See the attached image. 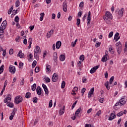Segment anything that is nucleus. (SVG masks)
Returning a JSON list of instances; mask_svg holds the SVG:
<instances>
[{
  "mask_svg": "<svg viewBox=\"0 0 127 127\" xmlns=\"http://www.w3.org/2000/svg\"><path fill=\"white\" fill-rule=\"evenodd\" d=\"M7 83H8L7 80H5V81H4V84H3V87H6V86L7 84Z\"/></svg>",
  "mask_w": 127,
  "mask_h": 127,
  "instance_id": "nucleus-61",
  "label": "nucleus"
},
{
  "mask_svg": "<svg viewBox=\"0 0 127 127\" xmlns=\"http://www.w3.org/2000/svg\"><path fill=\"white\" fill-rule=\"evenodd\" d=\"M7 24V23L6 20H4L2 22L0 27V35L3 33L4 30L6 28Z\"/></svg>",
  "mask_w": 127,
  "mask_h": 127,
  "instance_id": "nucleus-3",
  "label": "nucleus"
},
{
  "mask_svg": "<svg viewBox=\"0 0 127 127\" xmlns=\"http://www.w3.org/2000/svg\"><path fill=\"white\" fill-rule=\"evenodd\" d=\"M58 79V75H57V73H54L52 77V81L56 82L57 81Z\"/></svg>",
  "mask_w": 127,
  "mask_h": 127,
  "instance_id": "nucleus-8",
  "label": "nucleus"
},
{
  "mask_svg": "<svg viewBox=\"0 0 127 127\" xmlns=\"http://www.w3.org/2000/svg\"><path fill=\"white\" fill-rule=\"evenodd\" d=\"M22 100L23 99L21 97L17 96L15 97L14 103H15L16 104H19V103L22 101Z\"/></svg>",
  "mask_w": 127,
  "mask_h": 127,
  "instance_id": "nucleus-6",
  "label": "nucleus"
},
{
  "mask_svg": "<svg viewBox=\"0 0 127 127\" xmlns=\"http://www.w3.org/2000/svg\"><path fill=\"white\" fill-rule=\"evenodd\" d=\"M59 59L61 61L63 62L65 59V56L64 55H61L59 57Z\"/></svg>",
  "mask_w": 127,
  "mask_h": 127,
  "instance_id": "nucleus-26",
  "label": "nucleus"
},
{
  "mask_svg": "<svg viewBox=\"0 0 127 127\" xmlns=\"http://www.w3.org/2000/svg\"><path fill=\"white\" fill-rule=\"evenodd\" d=\"M109 51L111 53V54H114V51H113V48L112 46H110Z\"/></svg>",
  "mask_w": 127,
  "mask_h": 127,
  "instance_id": "nucleus-31",
  "label": "nucleus"
},
{
  "mask_svg": "<svg viewBox=\"0 0 127 127\" xmlns=\"http://www.w3.org/2000/svg\"><path fill=\"white\" fill-rule=\"evenodd\" d=\"M9 71L10 72H11V74L15 73V72L16 71L15 67L14 66L12 65H9Z\"/></svg>",
  "mask_w": 127,
  "mask_h": 127,
  "instance_id": "nucleus-5",
  "label": "nucleus"
},
{
  "mask_svg": "<svg viewBox=\"0 0 127 127\" xmlns=\"http://www.w3.org/2000/svg\"><path fill=\"white\" fill-rule=\"evenodd\" d=\"M82 15V13L79 11L77 14L78 17H81Z\"/></svg>",
  "mask_w": 127,
  "mask_h": 127,
  "instance_id": "nucleus-59",
  "label": "nucleus"
},
{
  "mask_svg": "<svg viewBox=\"0 0 127 127\" xmlns=\"http://www.w3.org/2000/svg\"><path fill=\"white\" fill-rule=\"evenodd\" d=\"M31 93H30V92L26 93L25 98L28 99L29 98H31Z\"/></svg>",
  "mask_w": 127,
  "mask_h": 127,
  "instance_id": "nucleus-30",
  "label": "nucleus"
},
{
  "mask_svg": "<svg viewBox=\"0 0 127 127\" xmlns=\"http://www.w3.org/2000/svg\"><path fill=\"white\" fill-rule=\"evenodd\" d=\"M101 42H97L95 44V47H96V48L99 47L101 46Z\"/></svg>",
  "mask_w": 127,
  "mask_h": 127,
  "instance_id": "nucleus-41",
  "label": "nucleus"
},
{
  "mask_svg": "<svg viewBox=\"0 0 127 127\" xmlns=\"http://www.w3.org/2000/svg\"><path fill=\"white\" fill-rule=\"evenodd\" d=\"M122 46V45L121 42H120V41L118 42L116 44V46L117 47H120V46Z\"/></svg>",
  "mask_w": 127,
  "mask_h": 127,
  "instance_id": "nucleus-49",
  "label": "nucleus"
},
{
  "mask_svg": "<svg viewBox=\"0 0 127 127\" xmlns=\"http://www.w3.org/2000/svg\"><path fill=\"white\" fill-rule=\"evenodd\" d=\"M103 18L107 24H109L110 23V19H113V15L110 12L106 11L105 15Z\"/></svg>",
  "mask_w": 127,
  "mask_h": 127,
  "instance_id": "nucleus-1",
  "label": "nucleus"
},
{
  "mask_svg": "<svg viewBox=\"0 0 127 127\" xmlns=\"http://www.w3.org/2000/svg\"><path fill=\"white\" fill-rule=\"evenodd\" d=\"M65 86V81H62V84H61V88H64Z\"/></svg>",
  "mask_w": 127,
  "mask_h": 127,
  "instance_id": "nucleus-37",
  "label": "nucleus"
},
{
  "mask_svg": "<svg viewBox=\"0 0 127 127\" xmlns=\"http://www.w3.org/2000/svg\"><path fill=\"white\" fill-rule=\"evenodd\" d=\"M126 51H127V42H126L125 44V49L124 50L125 53H126Z\"/></svg>",
  "mask_w": 127,
  "mask_h": 127,
  "instance_id": "nucleus-64",
  "label": "nucleus"
},
{
  "mask_svg": "<svg viewBox=\"0 0 127 127\" xmlns=\"http://www.w3.org/2000/svg\"><path fill=\"white\" fill-rule=\"evenodd\" d=\"M20 18L18 16H16L14 18V21L16 23L19 22Z\"/></svg>",
  "mask_w": 127,
  "mask_h": 127,
  "instance_id": "nucleus-34",
  "label": "nucleus"
},
{
  "mask_svg": "<svg viewBox=\"0 0 127 127\" xmlns=\"http://www.w3.org/2000/svg\"><path fill=\"white\" fill-rule=\"evenodd\" d=\"M91 11H89L88 13V15L87 17V24H89L91 22Z\"/></svg>",
  "mask_w": 127,
  "mask_h": 127,
  "instance_id": "nucleus-9",
  "label": "nucleus"
},
{
  "mask_svg": "<svg viewBox=\"0 0 127 127\" xmlns=\"http://www.w3.org/2000/svg\"><path fill=\"white\" fill-rule=\"evenodd\" d=\"M121 105L122 106L127 103V99L126 98H122L119 101Z\"/></svg>",
  "mask_w": 127,
  "mask_h": 127,
  "instance_id": "nucleus-12",
  "label": "nucleus"
},
{
  "mask_svg": "<svg viewBox=\"0 0 127 127\" xmlns=\"http://www.w3.org/2000/svg\"><path fill=\"white\" fill-rule=\"evenodd\" d=\"M84 6V2L83 1L81 2L79 5L80 7H83Z\"/></svg>",
  "mask_w": 127,
  "mask_h": 127,
  "instance_id": "nucleus-60",
  "label": "nucleus"
},
{
  "mask_svg": "<svg viewBox=\"0 0 127 127\" xmlns=\"http://www.w3.org/2000/svg\"><path fill=\"white\" fill-rule=\"evenodd\" d=\"M13 50L12 49H10V50H9V54H10V55H12V54H13Z\"/></svg>",
  "mask_w": 127,
  "mask_h": 127,
  "instance_id": "nucleus-58",
  "label": "nucleus"
},
{
  "mask_svg": "<svg viewBox=\"0 0 127 127\" xmlns=\"http://www.w3.org/2000/svg\"><path fill=\"white\" fill-rule=\"evenodd\" d=\"M124 11H125V9L124 8H121L119 10H117V11H116V14L119 17L121 18L124 15Z\"/></svg>",
  "mask_w": 127,
  "mask_h": 127,
  "instance_id": "nucleus-4",
  "label": "nucleus"
},
{
  "mask_svg": "<svg viewBox=\"0 0 127 127\" xmlns=\"http://www.w3.org/2000/svg\"><path fill=\"white\" fill-rule=\"evenodd\" d=\"M53 106V100H51L50 101H49V107L50 108H51Z\"/></svg>",
  "mask_w": 127,
  "mask_h": 127,
  "instance_id": "nucleus-43",
  "label": "nucleus"
},
{
  "mask_svg": "<svg viewBox=\"0 0 127 127\" xmlns=\"http://www.w3.org/2000/svg\"><path fill=\"white\" fill-rule=\"evenodd\" d=\"M41 52V51L40 47L38 46H36V47L34 49V53H40Z\"/></svg>",
  "mask_w": 127,
  "mask_h": 127,
  "instance_id": "nucleus-18",
  "label": "nucleus"
},
{
  "mask_svg": "<svg viewBox=\"0 0 127 127\" xmlns=\"http://www.w3.org/2000/svg\"><path fill=\"white\" fill-rule=\"evenodd\" d=\"M77 101H76L72 105L71 109H73V108L75 107V106L77 104Z\"/></svg>",
  "mask_w": 127,
  "mask_h": 127,
  "instance_id": "nucleus-53",
  "label": "nucleus"
},
{
  "mask_svg": "<svg viewBox=\"0 0 127 127\" xmlns=\"http://www.w3.org/2000/svg\"><path fill=\"white\" fill-rule=\"evenodd\" d=\"M44 79L46 83H50L51 82V79L49 77H46Z\"/></svg>",
  "mask_w": 127,
  "mask_h": 127,
  "instance_id": "nucleus-36",
  "label": "nucleus"
},
{
  "mask_svg": "<svg viewBox=\"0 0 127 127\" xmlns=\"http://www.w3.org/2000/svg\"><path fill=\"white\" fill-rule=\"evenodd\" d=\"M17 10H13L12 11V15H15L16 14H17Z\"/></svg>",
  "mask_w": 127,
  "mask_h": 127,
  "instance_id": "nucleus-54",
  "label": "nucleus"
},
{
  "mask_svg": "<svg viewBox=\"0 0 127 127\" xmlns=\"http://www.w3.org/2000/svg\"><path fill=\"white\" fill-rule=\"evenodd\" d=\"M11 100V95L8 94L7 97L4 99L3 102L6 103H7V102H10Z\"/></svg>",
  "mask_w": 127,
  "mask_h": 127,
  "instance_id": "nucleus-10",
  "label": "nucleus"
},
{
  "mask_svg": "<svg viewBox=\"0 0 127 127\" xmlns=\"http://www.w3.org/2000/svg\"><path fill=\"white\" fill-rule=\"evenodd\" d=\"M108 58H109L108 55H105L102 57L101 61L103 63L106 62L108 61Z\"/></svg>",
  "mask_w": 127,
  "mask_h": 127,
  "instance_id": "nucleus-16",
  "label": "nucleus"
},
{
  "mask_svg": "<svg viewBox=\"0 0 127 127\" xmlns=\"http://www.w3.org/2000/svg\"><path fill=\"white\" fill-rule=\"evenodd\" d=\"M54 33V30H51L50 32L47 33V38H49L51 37V36L53 35Z\"/></svg>",
  "mask_w": 127,
  "mask_h": 127,
  "instance_id": "nucleus-23",
  "label": "nucleus"
},
{
  "mask_svg": "<svg viewBox=\"0 0 127 127\" xmlns=\"http://www.w3.org/2000/svg\"><path fill=\"white\" fill-rule=\"evenodd\" d=\"M39 53H35V52H34V58H35L37 60H38L39 59Z\"/></svg>",
  "mask_w": 127,
  "mask_h": 127,
  "instance_id": "nucleus-29",
  "label": "nucleus"
},
{
  "mask_svg": "<svg viewBox=\"0 0 127 127\" xmlns=\"http://www.w3.org/2000/svg\"><path fill=\"white\" fill-rule=\"evenodd\" d=\"M87 80L86 78H82V82L86 83V82H87Z\"/></svg>",
  "mask_w": 127,
  "mask_h": 127,
  "instance_id": "nucleus-63",
  "label": "nucleus"
},
{
  "mask_svg": "<svg viewBox=\"0 0 127 127\" xmlns=\"http://www.w3.org/2000/svg\"><path fill=\"white\" fill-rule=\"evenodd\" d=\"M122 46L117 47V51L118 55H120L122 51Z\"/></svg>",
  "mask_w": 127,
  "mask_h": 127,
  "instance_id": "nucleus-22",
  "label": "nucleus"
},
{
  "mask_svg": "<svg viewBox=\"0 0 127 127\" xmlns=\"http://www.w3.org/2000/svg\"><path fill=\"white\" fill-rule=\"evenodd\" d=\"M37 62L36 61H33L32 64V67H35L36 65Z\"/></svg>",
  "mask_w": 127,
  "mask_h": 127,
  "instance_id": "nucleus-47",
  "label": "nucleus"
},
{
  "mask_svg": "<svg viewBox=\"0 0 127 127\" xmlns=\"http://www.w3.org/2000/svg\"><path fill=\"white\" fill-rule=\"evenodd\" d=\"M32 101L33 103H36L38 101V99L36 97H33V99H32Z\"/></svg>",
  "mask_w": 127,
  "mask_h": 127,
  "instance_id": "nucleus-39",
  "label": "nucleus"
},
{
  "mask_svg": "<svg viewBox=\"0 0 127 127\" xmlns=\"http://www.w3.org/2000/svg\"><path fill=\"white\" fill-rule=\"evenodd\" d=\"M13 9V6H12L10 8H9V10L7 12L8 14H10L11 13L12 10Z\"/></svg>",
  "mask_w": 127,
  "mask_h": 127,
  "instance_id": "nucleus-38",
  "label": "nucleus"
},
{
  "mask_svg": "<svg viewBox=\"0 0 127 127\" xmlns=\"http://www.w3.org/2000/svg\"><path fill=\"white\" fill-rule=\"evenodd\" d=\"M17 56L19 57L20 58H24V54L22 53V51L21 50H20Z\"/></svg>",
  "mask_w": 127,
  "mask_h": 127,
  "instance_id": "nucleus-20",
  "label": "nucleus"
},
{
  "mask_svg": "<svg viewBox=\"0 0 127 127\" xmlns=\"http://www.w3.org/2000/svg\"><path fill=\"white\" fill-rule=\"evenodd\" d=\"M39 71H40V67H35V72L36 73H38Z\"/></svg>",
  "mask_w": 127,
  "mask_h": 127,
  "instance_id": "nucleus-46",
  "label": "nucleus"
},
{
  "mask_svg": "<svg viewBox=\"0 0 127 127\" xmlns=\"http://www.w3.org/2000/svg\"><path fill=\"white\" fill-rule=\"evenodd\" d=\"M119 33H116V34H115V36H114V39L116 40L118 38V37H119Z\"/></svg>",
  "mask_w": 127,
  "mask_h": 127,
  "instance_id": "nucleus-48",
  "label": "nucleus"
},
{
  "mask_svg": "<svg viewBox=\"0 0 127 127\" xmlns=\"http://www.w3.org/2000/svg\"><path fill=\"white\" fill-rule=\"evenodd\" d=\"M94 91V88L92 87L89 91L88 94V97L89 98H90L92 97V95H93Z\"/></svg>",
  "mask_w": 127,
  "mask_h": 127,
  "instance_id": "nucleus-11",
  "label": "nucleus"
},
{
  "mask_svg": "<svg viewBox=\"0 0 127 127\" xmlns=\"http://www.w3.org/2000/svg\"><path fill=\"white\" fill-rule=\"evenodd\" d=\"M4 67V66L3 65H2L0 67V74H1L3 72Z\"/></svg>",
  "mask_w": 127,
  "mask_h": 127,
  "instance_id": "nucleus-32",
  "label": "nucleus"
},
{
  "mask_svg": "<svg viewBox=\"0 0 127 127\" xmlns=\"http://www.w3.org/2000/svg\"><path fill=\"white\" fill-rule=\"evenodd\" d=\"M6 105L8 106L10 108H13L14 106V104L13 103H10V102H7L6 103Z\"/></svg>",
  "mask_w": 127,
  "mask_h": 127,
  "instance_id": "nucleus-27",
  "label": "nucleus"
},
{
  "mask_svg": "<svg viewBox=\"0 0 127 127\" xmlns=\"http://www.w3.org/2000/svg\"><path fill=\"white\" fill-rule=\"evenodd\" d=\"M84 58L85 57L83 55H82L79 57V60L82 62H83V61L84 60Z\"/></svg>",
  "mask_w": 127,
  "mask_h": 127,
  "instance_id": "nucleus-35",
  "label": "nucleus"
},
{
  "mask_svg": "<svg viewBox=\"0 0 127 127\" xmlns=\"http://www.w3.org/2000/svg\"><path fill=\"white\" fill-rule=\"evenodd\" d=\"M82 109L81 107H79L75 112V115L78 117V118H80V115H79L80 112L82 111Z\"/></svg>",
  "mask_w": 127,
  "mask_h": 127,
  "instance_id": "nucleus-13",
  "label": "nucleus"
},
{
  "mask_svg": "<svg viewBox=\"0 0 127 127\" xmlns=\"http://www.w3.org/2000/svg\"><path fill=\"white\" fill-rule=\"evenodd\" d=\"M62 45V42L61 41H57L56 44V49H59Z\"/></svg>",
  "mask_w": 127,
  "mask_h": 127,
  "instance_id": "nucleus-24",
  "label": "nucleus"
},
{
  "mask_svg": "<svg viewBox=\"0 0 127 127\" xmlns=\"http://www.w3.org/2000/svg\"><path fill=\"white\" fill-rule=\"evenodd\" d=\"M76 21H77V22H76V25H77V26H79V25H80V22H81V20H80V19H79V18H77V19H76Z\"/></svg>",
  "mask_w": 127,
  "mask_h": 127,
  "instance_id": "nucleus-44",
  "label": "nucleus"
},
{
  "mask_svg": "<svg viewBox=\"0 0 127 127\" xmlns=\"http://www.w3.org/2000/svg\"><path fill=\"white\" fill-rule=\"evenodd\" d=\"M28 42L29 43V44L32 45L33 43L32 39V38H29L28 40Z\"/></svg>",
  "mask_w": 127,
  "mask_h": 127,
  "instance_id": "nucleus-62",
  "label": "nucleus"
},
{
  "mask_svg": "<svg viewBox=\"0 0 127 127\" xmlns=\"http://www.w3.org/2000/svg\"><path fill=\"white\" fill-rule=\"evenodd\" d=\"M116 115L114 113H111L110 114V116L108 119V121H113V120H114V119H116Z\"/></svg>",
  "mask_w": 127,
  "mask_h": 127,
  "instance_id": "nucleus-14",
  "label": "nucleus"
},
{
  "mask_svg": "<svg viewBox=\"0 0 127 127\" xmlns=\"http://www.w3.org/2000/svg\"><path fill=\"white\" fill-rule=\"evenodd\" d=\"M77 117V115H76L75 114H74V115H73V116H72V117H71V120H72V121H74V120H75V119H76V118Z\"/></svg>",
  "mask_w": 127,
  "mask_h": 127,
  "instance_id": "nucleus-56",
  "label": "nucleus"
},
{
  "mask_svg": "<svg viewBox=\"0 0 127 127\" xmlns=\"http://www.w3.org/2000/svg\"><path fill=\"white\" fill-rule=\"evenodd\" d=\"M67 5L66 2H64L63 3V11L64 12H66L67 11Z\"/></svg>",
  "mask_w": 127,
  "mask_h": 127,
  "instance_id": "nucleus-25",
  "label": "nucleus"
},
{
  "mask_svg": "<svg viewBox=\"0 0 127 127\" xmlns=\"http://www.w3.org/2000/svg\"><path fill=\"white\" fill-rule=\"evenodd\" d=\"M113 35H114L113 32H111L109 33V34L108 35V37L109 38H110L113 37Z\"/></svg>",
  "mask_w": 127,
  "mask_h": 127,
  "instance_id": "nucleus-50",
  "label": "nucleus"
},
{
  "mask_svg": "<svg viewBox=\"0 0 127 127\" xmlns=\"http://www.w3.org/2000/svg\"><path fill=\"white\" fill-rule=\"evenodd\" d=\"M44 90L45 91V94L46 95H48V94H49V90H48V88H46V89H44Z\"/></svg>",
  "mask_w": 127,
  "mask_h": 127,
  "instance_id": "nucleus-51",
  "label": "nucleus"
},
{
  "mask_svg": "<svg viewBox=\"0 0 127 127\" xmlns=\"http://www.w3.org/2000/svg\"><path fill=\"white\" fill-rule=\"evenodd\" d=\"M36 91L38 95H40L42 94V91H41V88L40 86H38L37 87Z\"/></svg>",
  "mask_w": 127,
  "mask_h": 127,
  "instance_id": "nucleus-17",
  "label": "nucleus"
},
{
  "mask_svg": "<svg viewBox=\"0 0 127 127\" xmlns=\"http://www.w3.org/2000/svg\"><path fill=\"white\" fill-rule=\"evenodd\" d=\"M102 114L101 110H99L96 114V116H97L98 117H99L100 115Z\"/></svg>",
  "mask_w": 127,
  "mask_h": 127,
  "instance_id": "nucleus-42",
  "label": "nucleus"
},
{
  "mask_svg": "<svg viewBox=\"0 0 127 127\" xmlns=\"http://www.w3.org/2000/svg\"><path fill=\"white\" fill-rule=\"evenodd\" d=\"M99 67H100V66H99V65H97V66H95L92 67V68L90 69V73L91 74H93V73H94L96 72V71L97 70V69H98L99 68Z\"/></svg>",
  "mask_w": 127,
  "mask_h": 127,
  "instance_id": "nucleus-7",
  "label": "nucleus"
},
{
  "mask_svg": "<svg viewBox=\"0 0 127 127\" xmlns=\"http://www.w3.org/2000/svg\"><path fill=\"white\" fill-rule=\"evenodd\" d=\"M20 0H17L15 2V6L16 7H18L20 6Z\"/></svg>",
  "mask_w": 127,
  "mask_h": 127,
  "instance_id": "nucleus-33",
  "label": "nucleus"
},
{
  "mask_svg": "<svg viewBox=\"0 0 127 127\" xmlns=\"http://www.w3.org/2000/svg\"><path fill=\"white\" fill-rule=\"evenodd\" d=\"M51 65H50L49 64H46V72L49 73L51 72Z\"/></svg>",
  "mask_w": 127,
  "mask_h": 127,
  "instance_id": "nucleus-15",
  "label": "nucleus"
},
{
  "mask_svg": "<svg viewBox=\"0 0 127 127\" xmlns=\"http://www.w3.org/2000/svg\"><path fill=\"white\" fill-rule=\"evenodd\" d=\"M123 114H124V112L121 111L120 113H118L117 114V117H122V116H123Z\"/></svg>",
  "mask_w": 127,
  "mask_h": 127,
  "instance_id": "nucleus-40",
  "label": "nucleus"
},
{
  "mask_svg": "<svg viewBox=\"0 0 127 127\" xmlns=\"http://www.w3.org/2000/svg\"><path fill=\"white\" fill-rule=\"evenodd\" d=\"M86 89L85 88H83L82 89V90H81V93H82V96H83L84 95L85 92L86 91Z\"/></svg>",
  "mask_w": 127,
  "mask_h": 127,
  "instance_id": "nucleus-45",
  "label": "nucleus"
},
{
  "mask_svg": "<svg viewBox=\"0 0 127 127\" xmlns=\"http://www.w3.org/2000/svg\"><path fill=\"white\" fill-rule=\"evenodd\" d=\"M20 37L19 36H17V37H16L15 40L17 42H19L20 41Z\"/></svg>",
  "mask_w": 127,
  "mask_h": 127,
  "instance_id": "nucleus-55",
  "label": "nucleus"
},
{
  "mask_svg": "<svg viewBox=\"0 0 127 127\" xmlns=\"http://www.w3.org/2000/svg\"><path fill=\"white\" fill-rule=\"evenodd\" d=\"M114 79H115V76H113L110 78L109 80V82L107 81L106 82H105V85L107 89L109 90L110 89V86L112 87H114V85L113 84V82Z\"/></svg>",
  "mask_w": 127,
  "mask_h": 127,
  "instance_id": "nucleus-2",
  "label": "nucleus"
},
{
  "mask_svg": "<svg viewBox=\"0 0 127 127\" xmlns=\"http://www.w3.org/2000/svg\"><path fill=\"white\" fill-rule=\"evenodd\" d=\"M53 57H54V62L55 63H57V61H58L57 59L58 58V54L57 52L54 53Z\"/></svg>",
  "mask_w": 127,
  "mask_h": 127,
  "instance_id": "nucleus-21",
  "label": "nucleus"
},
{
  "mask_svg": "<svg viewBox=\"0 0 127 127\" xmlns=\"http://www.w3.org/2000/svg\"><path fill=\"white\" fill-rule=\"evenodd\" d=\"M42 86L43 87V88L44 89V90L48 88H47V86H46V85H45V84L43 83L42 85Z\"/></svg>",
  "mask_w": 127,
  "mask_h": 127,
  "instance_id": "nucleus-57",
  "label": "nucleus"
},
{
  "mask_svg": "<svg viewBox=\"0 0 127 127\" xmlns=\"http://www.w3.org/2000/svg\"><path fill=\"white\" fill-rule=\"evenodd\" d=\"M104 98H100L99 99V101L101 103H104Z\"/></svg>",
  "mask_w": 127,
  "mask_h": 127,
  "instance_id": "nucleus-52",
  "label": "nucleus"
},
{
  "mask_svg": "<svg viewBox=\"0 0 127 127\" xmlns=\"http://www.w3.org/2000/svg\"><path fill=\"white\" fill-rule=\"evenodd\" d=\"M36 87H37V85L36 84L34 83L33 84L31 87V89L32 90V91H35L36 89Z\"/></svg>",
  "mask_w": 127,
  "mask_h": 127,
  "instance_id": "nucleus-28",
  "label": "nucleus"
},
{
  "mask_svg": "<svg viewBox=\"0 0 127 127\" xmlns=\"http://www.w3.org/2000/svg\"><path fill=\"white\" fill-rule=\"evenodd\" d=\"M64 112H65V106H64L63 108L60 110L59 115H60V116H62V115H64Z\"/></svg>",
  "mask_w": 127,
  "mask_h": 127,
  "instance_id": "nucleus-19",
  "label": "nucleus"
}]
</instances>
